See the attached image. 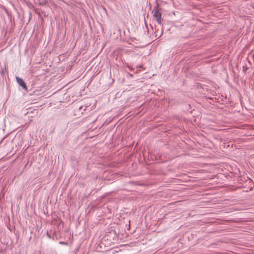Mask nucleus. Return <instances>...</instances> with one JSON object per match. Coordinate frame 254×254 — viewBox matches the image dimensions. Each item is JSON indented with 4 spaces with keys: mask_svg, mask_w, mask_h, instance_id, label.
<instances>
[{
    "mask_svg": "<svg viewBox=\"0 0 254 254\" xmlns=\"http://www.w3.org/2000/svg\"><path fill=\"white\" fill-rule=\"evenodd\" d=\"M159 10V4L157 2H156L155 6L154 7L153 9V17L156 19L157 23L159 24H161V15L162 14L161 12H158Z\"/></svg>",
    "mask_w": 254,
    "mask_h": 254,
    "instance_id": "obj_1",
    "label": "nucleus"
},
{
    "mask_svg": "<svg viewBox=\"0 0 254 254\" xmlns=\"http://www.w3.org/2000/svg\"><path fill=\"white\" fill-rule=\"evenodd\" d=\"M16 79L17 82L24 89L27 90V86L22 78L16 77Z\"/></svg>",
    "mask_w": 254,
    "mask_h": 254,
    "instance_id": "obj_2",
    "label": "nucleus"
},
{
    "mask_svg": "<svg viewBox=\"0 0 254 254\" xmlns=\"http://www.w3.org/2000/svg\"><path fill=\"white\" fill-rule=\"evenodd\" d=\"M7 71V70H6V67L5 66L2 69L1 71V75H3V74H4Z\"/></svg>",
    "mask_w": 254,
    "mask_h": 254,
    "instance_id": "obj_3",
    "label": "nucleus"
},
{
    "mask_svg": "<svg viewBox=\"0 0 254 254\" xmlns=\"http://www.w3.org/2000/svg\"><path fill=\"white\" fill-rule=\"evenodd\" d=\"M47 237H48V238H49V239H51V237L50 235L49 234V233H48V232H47Z\"/></svg>",
    "mask_w": 254,
    "mask_h": 254,
    "instance_id": "obj_4",
    "label": "nucleus"
},
{
    "mask_svg": "<svg viewBox=\"0 0 254 254\" xmlns=\"http://www.w3.org/2000/svg\"><path fill=\"white\" fill-rule=\"evenodd\" d=\"M138 67L139 68H142V66L141 65H140L138 66Z\"/></svg>",
    "mask_w": 254,
    "mask_h": 254,
    "instance_id": "obj_5",
    "label": "nucleus"
}]
</instances>
